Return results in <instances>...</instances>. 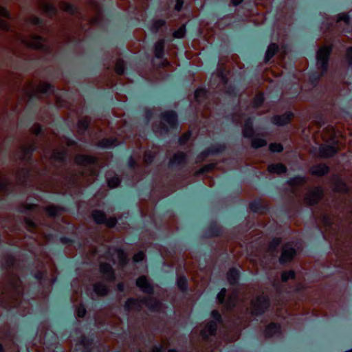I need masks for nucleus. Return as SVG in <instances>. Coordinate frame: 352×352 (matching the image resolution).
<instances>
[{"instance_id": "12", "label": "nucleus", "mask_w": 352, "mask_h": 352, "mask_svg": "<svg viewBox=\"0 0 352 352\" xmlns=\"http://www.w3.org/2000/svg\"><path fill=\"white\" fill-rule=\"evenodd\" d=\"M74 162L78 166L83 167L98 165V158L91 155L78 154L75 157Z\"/></svg>"}, {"instance_id": "6", "label": "nucleus", "mask_w": 352, "mask_h": 352, "mask_svg": "<svg viewBox=\"0 0 352 352\" xmlns=\"http://www.w3.org/2000/svg\"><path fill=\"white\" fill-rule=\"evenodd\" d=\"M271 305V301L268 296L261 295L256 298L255 301L252 302L253 309L252 314L254 316H262Z\"/></svg>"}, {"instance_id": "33", "label": "nucleus", "mask_w": 352, "mask_h": 352, "mask_svg": "<svg viewBox=\"0 0 352 352\" xmlns=\"http://www.w3.org/2000/svg\"><path fill=\"white\" fill-rule=\"evenodd\" d=\"M118 143L116 138H104L96 144V146L102 149H109L113 148Z\"/></svg>"}, {"instance_id": "1", "label": "nucleus", "mask_w": 352, "mask_h": 352, "mask_svg": "<svg viewBox=\"0 0 352 352\" xmlns=\"http://www.w3.org/2000/svg\"><path fill=\"white\" fill-rule=\"evenodd\" d=\"M136 286L144 294L148 295L142 299L133 297L129 298L123 306L124 311L129 313L132 310L140 311L142 309V305H145L151 312H160L162 309V304L156 298L153 297L155 289L153 284L148 278L142 275L139 276L135 280Z\"/></svg>"}, {"instance_id": "5", "label": "nucleus", "mask_w": 352, "mask_h": 352, "mask_svg": "<svg viewBox=\"0 0 352 352\" xmlns=\"http://www.w3.org/2000/svg\"><path fill=\"white\" fill-rule=\"evenodd\" d=\"M333 51V45H323L316 53V65L318 69L327 74L329 70L330 57Z\"/></svg>"}, {"instance_id": "62", "label": "nucleus", "mask_w": 352, "mask_h": 352, "mask_svg": "<svg viewBox=\"0 0 352 352\" xmlns=\"http://www.w3.org/2000/svg\"><path fill=\"white\" fill-rule=\"evenodd\" d=\"M146 258L145 253L143 251H139L135 253L133 256V262L135 264L140 263L142 262Z\"/></svg>"}, {"instance_id": "30", "label": "nucleus", "mask_w": 352, "mask_h": 352, "mask_svg": "<svg viewBox=\"0 0 352 352\" xmlns=\"http://www.w3.org/2000/svg\"><path fill=\"white\" fill-rule=\"evenodd\" d=\"M326 74H323V72L320 70V72L317 71H311L308 73L309 82L313 87H316L319 83V81Z\"/></svg>"}, {"instance_id": "50", "label": "nucleus", "mask_w": 352, "mask_h": 352, "mask_svg": "<svg viewBox=\"0 0 352 352\" xmlns=\"http://www.w3.org/2000/svg\"><path fill=\"white\" fill-rule=\"evenodd\" d=\"M210 316L212 318V320H210V321L214 322L216 324L219 325L222 324L223 323V318L222 317V315L218 310H212L210 312Z\"/></svg>"}, {"instance_id": "45", "label": "nucleus", "mask_w": 352, "mask_h": 352, "mask_svg": "<svg viewBox=\"0 0 352 352\" xmlns=\"http://www.w3.org/2000/svg\"><path fill=\"white\" fill-rule=\"evenodd\" d=\"M137 195L138 196L144 195L146 197H149L151 195L152 186L151 184H145L140 188L137 189Z\"/></svg>"}, {"instance_id": "11", "label": "nucleus", "mask_w": 352, "mask_h": 352, "mask_svg": "<svg viewBox=\"0 0 352 352\" xmlns=\"http://www.w3.org/2000/svg\"><path fill=\"white\" fill-rule=\"evenodd\" d=\"M188 156L186 153L179 151L175 153L168 163V167L170 169L183 168L186 166Z\"/></svg>"}, {"instance_id": "56", "label": "nucleus", "mask_w": 352, "mask_h": 352, "mask_svg": "<svg viewBox=\"0 0 352 352\" xmlns=\"http://www.w3.org/2000/svg\"><path fill=\"white\" fill-rule=\"evenodd\" d=\"M256 135L254 126L243 127L242 129V135L245 139L254 138Z\"/></svg>"}, {"instance_id": "34", "label": "nucleus", "mask_w": 352, "mask_h": 352, "mask_svg": "<svg viewBox=\"0 0 352 352\" xmlns=\"http://www.w3.org/2000/svg\"><path fill=\"white\" fill-rule=\"evenodd\" d=\"M94 342V336L93 334L89 336L82 335L80 338L79 344L83 346L84 350H90L91 351Z\"/></svg>"}, {"instance_id": "47", "label": "nucleus", "mask_w": 352, "mask_h": 352, "mask_svg": "<svg viewBox=\"0 0 352 352\" xmlns=\"http://www.w3.org/2000/svg\"><path fill=\"white\" fill-rule=\"evenodd\" d=\"M45 128L43 125L35 123L30 129L31 132L36 137L44 138L45 137Z\"/></svg>"}, {"instance_id": "16", "label": "nucleus", "mask_w": 352, "mask_h": 352, "mask_svg": "<svg viewBox=\"0 0 352 352\" xmlns=\"http://www.w3.org/2000/svg\"><path fill=\"white\" fill-rule=\"evenodd\" d=\"M241 273L240 270L235 267H230L226 273V279L230 285L237 287L239 285Z\"/></svg>"}, {"instance_id": "39", "label": "nucleus", "mask_w": 352, "mask_h": 352, "mask_svg": "<svg viewBox=\"0 0 352 352\" xmlns=\"http://www.w3.org/2000/svg\"><path fill=\"white\" fill-rule=\"evenodd\" d=\"M90 126V120L88 118L80 119L77 122L78 131L80 135H85L89 130Z\"/></svg>"}, {"instance_id": "15", "label": "nucleus", "mask_w": 352, "mask_h": 352, "mask_svg": "<svg viewBox=\"0 0 352 352\" xmlns=\"http://www.w3.org/2000/svg\"><path fill=\"white\" fill-rule=\"evenodd\" d=\"M228 290L226 287H222L216 296L217 302L219 305L225 306L227 309L232 308L235 306L232 302V298H227Z\"/></svg>"}, {"instance_id": "35", "label": "nucleus", "mask_w": 352, "mask_h": 352, "mask_svg": "<svg viewBox=\"0 0 352 352\" xmlns=\"http://www.w3.org/2000/svg\"><path fill=\"white\" fill-rule=\"evenodd\" d=\"M249 140H251V147L254 149L265 147L267 144L266 139L264 137H258V135H255L254 138Z\"/></svg>"}, {"instance_id": "41", "label": "nucleus", "mask_w": 352, "mask_h": 352, "mask_svg": "<svg viewBox=\"0 0 352 352\" xmlns=\"http://www.w3.org/2000/svg\"><path fill=\"white\" fill-rule=\"evenodd\" d=\"M63 8L65 12L72 16L80 13L79 8L71 3L63 2Z\"/></svg>"}, {"instance_id": "54", "label": "nucleus", "mask_w": 352, "mask_h": 352, "mask_svg": "<svg viewBox=\"0 0 352 352\" xmlns=\"http://www.w3.org/2000/svg\"><path fill=\"white\" fill-rule=\"evenodd\" d=\"M30 23L33 25L38 26L42 28H44L46 25L45 21L43 18L34 15L30 17Z\"/></svg>"}, {"instance_id": "28", "label": "nucleus", "mask_w": 352, "mask_h": 352, "mask_svg": "<svg viewBox=\"0 0 352 352\" xmlns=\"http://www.w3.org/2000/svg\"><path fill=\"white\" fill-rule=\"evenodd\" d=\"M94 292L100 297L107 296L109 293V286L102 282L96 283L93 286Z\"/></svg>"}, {"instance_id": "48", "label": "nucleus", "mask_w": 352, "mask_h": 352, "mask_svg": "<svg viewBox=\"0 0 352 352\" xmlns=\"http://www.w3.org/2000/svg\"><path fill=\"white\" fill-rule=\"evenodd\" d=\"M280 278L283 283H287L289 280H295L296 278V273L293 270L283 271L281 273Z\"/></svg>"}, {"instance_id": "23", "label": "nucleus", "mask_w": 352, "mask_h": 352, "mask_svg": "<svg viewBox=\"0 0 352 352\" xmlns=\"http://www.w3.org/2000/svg\"><path fill=\"white\" fill-rule=\"evenodd\" d=\"M166 43V40L163 38L157 41L154 44V55L155 57L157 59H164L165 57V45Z\"/></svg>"}, {"instance_id": "17", "label": "nucleus", "mask_w": 352, "mask_h": 352, "mask_svg": "<svg viewBox=\"0 0 352 352\" xmlns=\"http://www.w3.org/2000/svg\"><path fill=\"white\" fill-rule=\"evenodd\" d=\"M249 208L253 213L264 214L270 210V206L267 204H263L261 199H255L249 203Z\"/></svg>"}, {"instance_id": "4", "label": "nucleus", "mask_w": 352, "mask_h": 352, "mask_svg": "<svg viewBox=\"0 0 352 352\" xmlns=\"http://www.w3.org/2000/svg\"><path fill=\"white\" fill-rule=\"evenodd\" d=\"M159 118L165 122H162L158 126V130L161 134H167L170 130H178L179 126L178 114L175 110L163 111L160 114Z\"/></svg>"}, {"instance_id": "24", "label": "nucleus", "mask_w": 352, "mask_h": 352, "mask_svg": "<svg viewBox=\"0 0 352 352\" xmlns=\"http://www.w3.org/2000/svg\"><path fill=\"white\" fill-rule=\"evenodd\" d=\"M69 152L67 149L54 150L50 158L60 164H66L68 161Z\"/></svg>"}, {"instance_id": "7", "label": "nucleus", "mask_w": 352, "mask_h": 352, "mask_svg": "<svg viewBox=\"0 0 352 352\" xmlns=\"http://www.w3.org/2000/svg\"><path fill=\"white\" fill-rule=\"evenodd\" d=\"M324 196V188L320 186L315 187L311 192L307 194L304 198L307 206L313 208L317 206Z\"/></svg>"}, {"instance_id": "55", "label": "nucleus", "mask_w": 352, "mask_h": 352, "mask_svg": "<svg viewBox=\"0 0 352 352\" xmlns=\"http://www.w3.org/2000/svg\"><path fill=\"white\" fill-rule=\"evenodd\" d=\"M269 151L273 153H280L283 151L284 147L281 143L272 142L269 145Z\"/></svg>"}, {"instance_id": "63", "label": "nucleus", "mask_w": 352, "mask_h": 352, "mask_svg": "<svg viewBox=\"0 0 352 352\" xmlns=\"http://www.w3.org/2000/svg\"><path fill=\"white\" fill-rule=\"evenodd\" d=\"M87 313V311L85 305L83 303H80L76 309L77 317L83 318L86 316Z\"/></svg>"}, {"instance_id": "25", "label": "nucleus", "mask_w": 352, "mask_h": 352, "mask_svg": "<svg viewBox=\"0 0 352 352\" xmlns=\"http://www.w3.org/2000/svg\"><path fill=\"white\" fill-rule=\"evenodd\" d=\"M176 285L178 289L184 295L188 294V280L186 275L181 274L177 278Z\"/></svg>"}, {"instance_id": "52", "label": "nucleus", "mask_w": 352, "mask_h": 352, "mask_svg": "<svg viewBox=\"0 0 352 352\" xmlns=\"http://www.w3.org/2000/svg\"><path fill=\"white\" fill-rule=\"evenodd\" d=\"M265 102V97L263 93L256 94L252 100L253 107L258 109L261 107Z\"/></svg>"}, {"instance_id": "42", "label": "nucleus", "mask_w": 352, "mask_h": 352, "mask_svg": "<svg viewBox=\"0 0 352 352\" xmlns=\"http://www.w3.org/2000/svg\"><path fill=\"white\" fill-rule=\"evenodd\" d=\"M43 10L46 15L50 18H52L56 15L58 11L56 6L52 3H44L43 5Z\"/></svg>"}, {"instance_id": "20", "label": "nucleus", "mask_w": 352, "mask_h": 352, "mask_svg": "<svg viewBox=\"0 0 352 352\" xmlns=\"http://www.w3.org/2000/svg\"><path fill=\"white\" fill-rule=\"evenodd\" d=\"M38 91L41 94L45 96L46 97H48L51 95H54L59 99L58 94L59 90L56 89L55 86L53 85L52 83H43V85L38 87Z\"/></svg>"}, {"instance_id": "58", "label": "nucleus", "mask_w": 352, "mask_h": 352, "mask_svg": "<svg viewBox=\"0 0 352 352\" xmlns=\"http://www.w3.org/2000/svg\"><path fill=\"white\" fill-rule=\"evenodd\" d=\"M47 271H41V270H37L34 273H32V276L35 278L36 280L39 282L45 281L47 278Z\"/></svg>"}, {"instance_id": "60", "label": "nucleus", "mask_w": 352, "mask_h": 352, "mask_svg": "<svg viewBox=\"0 0 352 352\" xmlns=\"http://www.w3.org/2000/svg\"><path fill=\"white\" fill-rule=\"evenodd\" d=\"M118 224V219L115 217H107L106 216V220L103 225L109 228H114Z\"/></svg>"}, {"instance_id": "10", "label": "nucleus", "mask_w": 352, "mask_h": 352, "mask_svg": "<svg viewBox=\"0 0 352 352\" xmlns=\"http://www.w3.org/2000/svg\"><path fill=\"white\" fill-rule=\"evenodd\" d=\"M46 39L44 36L38 34H32L31 36V41H28L25 38H22V42L28 47L36 50H43L46 46L44 43Z\"/></svg>"}, {"instance_id": "44", "label": "nucleus", "mask_w": 352, "mask_h": 352, "mask_svg": "<svg viewBox=\"0 0 352 352\" xmlns=\"http://www.w3.org/2000/svg\"><path fill=\"white\" fill-rule=\"evenodd\" d=\"M166 21L163 19L155 20L151 26V30L152 32L157 34L158 33L162 27H166Z\"/></svg>"}, {"instance_id": "53", "label": "nucleus", "mask_w": 352, "mask_h": 352, "mask_svg": "<svg viewBox=\"0 0 352 352\" xmlns=\"http://www.w3.org/2000/svg\"><path fill=\"white\" fill-rule=\"evenodd\" d=\"M204 329L211 336H214L217 333L218 325L213 321H209Z\"/></svg>"}, {"instance_id": "49", "label": "nucleus", "mask_w": 352, "mask_h": 352, "mask_svg": "<svg viewBox=\"0 0 352 352\" xmlns=\"http://www.w3.org/2000/svg\"><path fill=\"white\" fill-rule=\"evenodd\" d=\"M38 149V144L35 142H32L27 146L22 148V153L33 156L34 153L37 151Z\"/></svg>"}, {"instance_id": "8", "label": "nucleus", "mask_w": 352, "mask_h": 352, "mask_svg": "<svg viewBox=\"0 0 352 352\" xmlns=\"http://www.w3.org/2000/svg\"><path fill=\"white\" fill-rule=\"evenodd\" d=\"M297 250L293 246L291 242L286 243L282 248L278 262L280 265H285L292 262L297 255Z\"/></svg>"}, {"instance_id": "18", "label": "nucleus", "mask_w": 352, "mask_h": 352, "mask_svg": "<svg viewBox=\"0 0 352 352\" xmlns=\"http://www.w3.org/2000/svg\"><path fill=\"white\" fill-rule=\"evenodd\" d=\"M3 19H10L11 14L5 6H0V30L9 32L11 29L10 24Z\"/></svg>"}, {"instance_id": "59", "label": "nucleus", "mask_w": 352, "mask_h": 352, "mask_svg": "<svg viewBox=\"0 0 352 352\" xmlns=\"http://www.w3.org/2000/svg\"><path fill=\"white\" fill-rule=\"evenodd\" d=\"M191 137V132L188 131L184 133L181 136H179L177 139V142L179 146H184L187 144Z\"/></svg>"}, {"instance_id": "19", "label": "nucleus", "mask_w": 352, "mask_h": 352, "mask_svg": "<svg viewBox=\"0 0 352 352\" xmlns=\"http://www.w3.org/2000/svg\"><path fill=\"white\" fill-rule=\"evenodd\" d=\"M310 173L316 177H324L330 172V167L324 163H319L312 166L309 169Z\"/></svg>"}, {"instance_id": "27", "label": "nucleus", "mask_w": 352, "mask_h": 352, "mask_svg": "<svg viewBox=\"0 0 352 352\" xmlns=\"http://www.w3.org/2000/svg\"><path fill=\"white\" fill-rule=\"evenodd\" d=\"M319 152L322 157L328 158L333 157L338 153V149L335 146L326 144L320 146Z\"/></svg>"}, {"instance_id": "61", "label": "nucleus", "mask_w": 352, "mask_h": 352, "mask_svg": "<svg viewBox=\"0 0 352 352\" xmlns=\"http://www.w3.org/2000/svg\"><path fill=\"white\" fill-rule=\"evenodd\" d=\"M351 16L349 13H340L337 16L338 21H343L346 25L351 23Z\"/></svg>"}, {"instance_id": "32", "label": "nucleus", "mask_w": 352, "mask_h": 352, "mask_svg": "<svg viewBox=\"0 0 352 352\" xmlns=\"http://www.w3.org/2000/svg\"><path fill=\"white\" fill-rule=\"evenodd\" d=\"M279 47L276 43H272L269 45L264 57V62L267 63L278 52Z\"/></svg>"}, {"instance_id": "14", "label": "nucleus", "mask_w": 352, "mask_h": 352, "mask_svg": "<svg viewBox=\"0 0 352 352\" xmlns=\"http://www.w3.org/2000/svg\"><path fill=\"white\" fill-rule=\"evenodd\" d=\"M294 113L291 111H287L282 115H274L271 118L273 124L278 126H284L288 124L294 118Z\"/></svg>"}, {"instance_id": "46", "label": "nucleus", "mask_w": 352, "mask_h": 352, "mask_svg": "<svg viewBox=\"0 0 352 352\" xmlns=\"http://www.w3.org/2000/svg\"><path fill=\"white\" fill-rule=\"evenodd\" d=\"M126 69V62L122 58H119L115 65V72L119 76L125 74Z\"/></svg>"}, {"instance_id": "36", "label": "nucleus", "mask_w": 352, "mask_h": 352, "mask_svg": "<svg viewBox=\"0 0 352 352\" xmlns=\"http://www.w3.org/2000/svg\"><path fill=\"white\" fill-rule=\"evenodd\" d=\"M106 214L101 210H94L91 212V217L97 225H103L106 220Z\"/></svg>"}, {"instance_id": "9", "label": "nucleus", "mask_w": 352, "mask_h": 352, "mask_svg": "<svg viewBox=\"0 0 352 352\" xmlns=\"http://www.w3.org/2000/svg\"><path fill=\"white\" fill-rule=\"evenodd\" d=\"M222 233L221 227L216 221H212L207 225L201 236L203 239H212L221 236Z\"/></svg>"}, {"instance_id": "51", "label": "nucleus", "mask_w": 352, "mask_h": 352, "mask_svg": "<svg viewBox=\"0 0 352 352\" xmlns=\"http://www.w3.org/2000/svg\"><path fill=\"white\" fill-rule=\"evenodd\" d=\"M282 243V239L280 237H274L269 243V250L271 252H276L278 250V248Z\"/></svg>"}, {"instance_id": "29", "label": "nucleus", "mask_w": 352, "mask_h": 352, "mask_svg": "<svg viewBox=\"0 0 352 352\" xmlns=\"http://www.w3.org/2000/svg\"><path fill=\"white\" fill-rule=\"evenodd\" d=\"M68 210L65 207H59L57 206L52 205L47 206L45 211L47 214L52 218H57L60 215V212H66Z\"/></svg>"}, {"instance_id": "26", "label": "nucleus", "mask_w": 352, "mask_h": 352, "mask_svg": "<svg viewBox=\"0 0 352 352\" xmlns=\"http://www.w3.org/2000/svg\"><path fill=\"white\" fill-rule=\"evenodd\" d=\"M307 182L306 177L300 175H296L292 177L289 178L286 181V184L293 188H297Z\"/></svg>"}, {"instance_id": "64", "label": "nucleus", "mask_w": 352, "mask_h": 352, "mask_svg": "<svg viewBox=\"0 0 352 352\" xmlns=\"http://www.w3.org/2000/svg\"><path fill=\"white\" fill-rule=\"evenodd\" d=\"M345 58L349 67L352 69V46L348 47L346 48Z\"/></svg>"}, {"instance_id": "21", "label": "nucleus", "mask_w": 352, "mask_h": 352, "mask_svg": "<svg viewBox=\"0 0 352 352\" xmlns=\"http://www.w3.org/2000/svg\"><path fill=\"white\" fill-rule=\"evenodd\" d=\"M264 334L267 338H272L276 335L281 334L280 324L278 322H270L265 327Z\"/></svg>"}, {"instance_id": "37", "label": "nucleus", "mask_w": 352, "mask_h": 352, "mask_svg": "<svg viewBox=\"0 0 352 352\" xmlns=\"http://www.w3.org/2000/svg\"><path fill=\"white\" fill-rule=\"evenodd\" d=\"M23 221L28 232L34 234L38 225L34 218L31 215H27L23 218Z\"/></svg>"}, {"instance_id": "2", "label": "nucleus", "mask_w": 352, "mask_h": 352, "mask_svg": "<svg viewBox=\"0 0 352 352\" xmlns=\"http://www.w3.org/2000/svg\"><path fill=\"white\" fill-rule=\"evenodd\" d=\"M136 286L144 294L148 295L142 299L133 297L129 298L123 306L124 311L129 313L132 310L140 311L142 309V305H145L151 312H160L162 309V304L156 298L153 297L155 289L153 284L148 278L142 275L139 276L135 280Z\"/></svg>"}, {"instance_id": "40", "label": "nucleus", "mask_w": 352, "mask_h": 352, "mask_svg": "<svg viewBox=\"0 0 352 352\" xmlns=\"http://www.w3.org/2000/svg\"><path fill=\"white\" fill-rule=\"evenodd\" d=\"M334 191L338 193L348 194L350 189L345 182L341 179H338L335 184Z\"/></svg>"}, {"instance_id": "57", "label": "nucleus", "mask_w": 352, "mask_h": 352, "mask_svg": "<svg viewBox=\"0 0 352 352\" xmlns=\"http://www.w3.org/2000/svg\"><path fill=\"white\" fill-rule=\"evenodd\" d=\"M186 34V24L182 25L177 30L173 33V36L175 38H183Z\"/></svg>"}, {"instance_id": "13", "label": "nucleus", "mask_w": 352, "mask_h": 352, "mask_svg": "<svg viewBox=\"0 0 352 352\" xmlns=\"http://www.w3.org/2000/svg\"><path fill=\"white\" fill-rule=\"evenodd\" d=\"M99 272L104 277V279L109 283H113L116 280V271L113 266L107 262L100 264Z\"/></svg>"}, {"instance_id": "43", "label": "nucleus", "mask_w": 352, "mask_h": 352, "mask_svg": "<svg viewBox=\"0 0 352 352\" xmlns=\"http://www.w3.org/2000/svg\"><path fill=\"white\" fill-rule=\"evenodd\" d=\"M122 180L118 175H115L109 177L107 180V186L111 189H115L119 187L121 184Z\"/></svg>"}, {"instance_id": "22", "label": "nucleus", "mask_w": 352, "mask_h": 352, "mask_svg": "<svg viewBox=\"0 0 352 352\" xmlns=\"http://www.w3.org/2000/svg\"><path fill=\"white\" fill-rule=\"evenodd\" d=\"M208 98V91L206 87H199L194 92V98L199 105L206 104Z\"/></svg>"}, {"instance_id": "31", "label": "nucleus", "mask_w": 352, "mask_h": 352, "mask_svg": "<svg viewBox=\"0 0 352 352\" xmlns=\"http://www.w3.org/2000/svg\"><path fill=\"white\" fill-rule=\"evenodd\" d=\"M267 171L272 174H285L287 172V168L282 163L271 164L267 166Z\"/></svg>"}, {"instance_id": "38", "label": "nucleus", "mask_w": 352, "mask_h": 352, "mask_svg": "<svg viewBox=\"0 0 352 352\" xmlns=\"http://www.w3.org/2000/svg\"><path fill=\"white\" fill-rule=\"evenodd\" d=\"M211 155H217L223 153L227 148L226 144L217 143L208 147Z\"/></svg>"}, {"instance_id": "3", "label": "nucleus", "mask_w": 352, "mask_h": 352, "mask_svg": "<svg viewBox=\"0 0 352 352\" xmlns=\"http://www.w3.org/2000/svg\"><path fill=\"white\" fill-rule=\"evenodd\" d=\"M41 98V97L38 93L29 94L25 107V114L19 122V127L28 128L35 120L40 109L39 100Z\"/></svg>"}]
</instances>
